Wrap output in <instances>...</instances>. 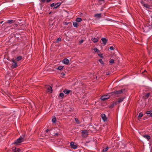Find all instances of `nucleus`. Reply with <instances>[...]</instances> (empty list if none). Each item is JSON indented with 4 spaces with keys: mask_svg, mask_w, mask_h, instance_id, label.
<instances>
[{
    "mask_svg": "<svg viewBox=\"0 0 152 152\" xmlns=\"http://www.w3.org/2000/svg\"><path fill=\"white\" fill-rule=\"evenodd\" d=\"M125 91V89H124L119 91H115L112 92L110 93L112 95H114L117 97L120 96L121 94L122 93Z\"/></svg>",
    "mask_w": 152,
    "mask_h": 152,
    "instance_id": "obj_1",
    "label": "nucleus"
},
{
    "mask_svg": "<svg viewBox=\"0 0 152 152\" xmlns=\"http://www.w3.org/2000/svg\"><path fill=\"white\" fill-rule=\"evenodd\" d=\"M24 136L23 135L20 136L19 138L17 139L14 142V144L16 145H18L19 143L23 142L24 141Z\"/></svg>",
    "mask_w": 152,
    "mask_h": 152,
    "instance_id": "obj_2",
    "label": "nucleus"
},
{
    "mask_svg": "<svg viewBox=\"0 0 152 152\" xmlns=\"http://www.w3.org/2000/svg\"><path fill=\"white\" fill-rule=\"evenodd\" d=\"M110 96L109 95H104L102 96L101 98V99L103 101H104L105 100H107L110 98Z\"/></svg>",
    "mask_w": 152,
    "mask_h": 152,
    "instance_id": "obj_3",
    "label": "nucleus"
},
{
    "mask_svg": "<svg viewBox=\"0 0 152 152\" xmlns=\"http://www.w3.org/2000/svg\"><path fill=\"white\" fill-rule=\"evenodd\" d=\"M82 136L83 137H86L88 135V132L86 130L82 131Z\"/></svg>",
    "mask_w": 152,
    "mask_h": 152,
    "instance_id": "obj_4",
    "label": "nucleus"
},
{
    "mask_svg": "<svg viewBox=\"0 0 152 152\" xmlns=\"http://www.w3.org/2000/svg\"><path fill=\"white\" fill-rule=\"evenodd\" d=\"M70 146L72 148L76 149L77 147V146L76 145H75L74 143L72 142L70 143Z\"/></svg>",
    "mask_w": 152,
    "mask_h": 152,
    "instance_id": "obj_5",
    "label": "nucleus"
},
{
    "mask_svg": "<svg viewBox=\"0 0 152 152\" xmlns=\"http://www.w3.org/2000/svg\"><path fill=\"white\" fill-rule=\"evenodd\" d=\"M141 2L143 6L146 8H150L151 7L150 5H149L147 4H144L142 1H141Z\"/></svg>",
    "mask_w": 152,
    "mask_h": 152,
    "instance_id": "obj_6",
    "label": "nucleus"
},
{
    "mask_svg": "<svg viewBox=\"0 0 152 152\" xmlns=\"http://www.w3.org/2000/svg\"><path fill=\"white\" fill-rule=\"evenodd\" d=\"M47 88L48 92H49L50 93H52V88L51 86H48Z\"/></svg>",
    "mask_w": 152,
    "mask_h": 152,
    "instance_id": "obj_7",
    "label": "nucleus"
},
{
    "mask_svg": "<svg viewBox=\"0 0 152 152\" xmlns=\"http://www.w3.org/2000/svg\"><path fill=\"white\" fill-rule=\"evenodd\" d=\"M12 61L13 62V64H12V67L13 68H15L17 66V64L16 63L14 59H12Z\"/></svg>",
    "mask_w": 152,
    "mask_h": 152,
    "instance_id": "obj_8",
    "label": "nucleus"
},
{
    "mask_svg": "<svg viewBox=\"0 0 152 152\" xmlns=\"http://www.w3.org/2000/svg\"><path fill=\"white\" fill-rule=\"evenodd\" d=\"M99 39V37H97L96 38H95L92 37L91 39L94 43H96L98 41Z\"/></svg>",
    "mask_w": 152,
    "mask_h": 152,
    "instance_id": "obj_9",
    "label": "nucleus"
},
{
    "mask_svg": "<svg viewBox=\"0 0 152 152\" xmlns=\"http://www.w3.org/2000/svg\"><path fill=\"white\" fill-rule=\"evenodd\" d=\"M101 116L104 121H105L107 120V118L104 114H102Z\"/></svg>",
    "mask_w": 152,
    "mask_h": 152,
    "instance_id": "obj_10",
    "label": "nucleus"
},
{
    "mask_svg": "<svg viewBox=\"0 0 152 152\" xmlns=\"http://www.w3.org/2000/svg\"><path fill=\"white\" fill-rule=\"evenodd\" d=\"M12 150L13 151V152H19L20 149L19 148H16L15 147L13 148Z\"/></svg>",
    "mask_w": 152,
    "mask_h": 152,
    "instance_id": "obj_11",
    "label": "nucleus"
},
{
    "mask_svg": "<svg viewBox=\"0 0 152 152\" xmlns=\"http://www.w3.org/2000/svg\"><path fill=\"white\" fill-rule=\"evenodd\" d=\"M63 62L65 64H67L69 63V60L67 58H64L63 61Z\"/></svg>",
    "mask_w": 152,
    "mask_h": 152,
    "instance_id": "obj_12",
    "label": "nucleus"
},
{
    "mask_svg": "<svg viewBox=\"0 0 152 152\" xmlns=\"http://www.w3.org/2000/svg\"><path fill=\"white\" fill-rule=\"evenodd\" d=\"M63 91L65 94H68L71 91L65 89Z\"/></svg>",
    "mask_w": 152,
    "mask_h": 152,
    "instance_id": "obj_13",
    "label": "nucleus"
},
{
    "mask_svg": "<svg viewBox=\"0 0 152 152\" xmlns=\"http://www.w3.org/2000/svg\"><path fill=\"white\" fill-rule=\"evenodd\" d=\"M101 40L103 42V43L104 45L107 43V40L105 38H102Z\"/></svg>",
    "mask_w": 152,
    "mask_h": 152,
    "instance_id": "obj_14",
    "label": "nucleus"
},
{
    "mask_svg": "<svg viewBox=\"0 0 152 152\" xmlns=\"http://www.w3.org/2000/svg\"><path fill=\"white\" fill-rule=\"evenodd\" d=\"M143 137H144L146 138L148 140H149L151 138L148 135H144Z\"/></svg>",
    "mask_w": 152,
    "mask_h": 152,
    "instance_id": "obj_15",
    "label": "nucleus"
},
{
    "mask_svg": "<svg viewBox=\"0 0 152 152\" xmlns=\"http://www.w3.org/2000/svg\"><path fill=\"white\" fill-rule=\"evenodd\" d=\"M94 16L97 18H99L101 16V14H97L94 15Z\"/></svg>",
    "mask_w": 152,
    "mask_h": 152,
    "instance_id": "obj_16",
    "label": "nucleus"
},
{
    "mask_svg": "<svg viewBox=\"0 0 152 152\" xmlns=\"http://www.w3.org/2000/svg\"><path fill=\"white\" fill-rule=\"evenodd\" d=\"M61 4V3H58L55 4V7H54V8L56 9Z\"/></svg>",
    "mask_w": 152,
    "mask_h": 152,
    "instance_id": "obj_17",
    "label": "nucleus"
},
{
    "mask_svg": "<svg viewBox=\"0 0 152 152\" xmlns=\"http://www.w3.org/2000/svg\"><path fill=\"white\" fill-rule=\"evenodd\" d=\"M124 98H125L124 97H123V98H119L118 99V102L119 103H120V102H122V101H123V100L124 99Z\"/></svg>",
    "mask_w": 152,
    "mask_h": 152,
    "instance_id": "obj_18",
    "label": "nucleus"
},
{
    "mask_svg": "<svg viewBox=\"0 0 152 152\" xmlns=\"http://www.w3.org/2000/svg\"><path fill=\"white\" fill-rule=\"evenodd\" d=\"M143 116V114L142 113H140L138 116V119L139 120V119L140 118Z\"/></svg>",
    "mask_w": 152,
    "mask_h": 152,
    "instance_id": "obj_19",
    "label": "nucleus"
},
{
    "mask_svg": "<svg viewBox=\"0 0 152 152\" xmlns=\"http://www.w3.org/2000/svg\"><path fill=\"white\" fill-rule=\"evenodd\" d=\"M108 147H106L105 148H104L102 151V152H107L108 149Z\"/></svg>",
    "mask_w": 152,
    "mask_h": 152,
    "instance_id": "obj_20",
    "label": "nucleus"
},
{
    "mask_svg": "<svg viewBox=\"0 0 152 152\" xmlns=\"http://www.w3.org/2000/svg\"><path fill=\"white\" fill-rule=\"evenodd\" d=\"M73 25L75 27H78V24L76 22H74L73 23Z\"/></svg>",
    "mask_w": 152,
    "mask_h": 152,
    "instance_id": "obj_21",
    "label": "nucleus"
},
{
    "mask_svg": "<svg viewBox=\"0 0 152 152\" xmlns=\"http://www.w3.org/2000/svg\"><path fill=\"white\" fill-rule=\"evenodd\" d=\"M76 21L77 22H80L82 20V19L81 18H77L76 19Z\"/></svg>",
    "mask_w": 152,
    "mask_h": 152,
    "instance_id": "obj_22",
    "label": "nucleus"
},
{
    "mask_svg": "<svg viewBox=\"0 0 152 152\" xmlns=\"http://www.w3.org/2000/svg\"><path fill=\"white\" fill-rule=\"evenodd\" d=\"M150 93H148L147 94L144 96V98L145 99H147L150 96Z\"/></svg>",
    "mask_w": 152,
    "mask_h": 152,
    "instance_id": "obj_23",
    "label": "nucleus"
},
{
    "mask_svg": "<svg viewBox=\"0 0 152 152\" xmlns=\"http://www.w3.org/2000/svg\"><path fill=\"white\" fill-rule=\"evenodd\" d=\"M22 58V56H19L18 57L16 58L17 61H19Z\"/></svg>",
    "mask_w": 152,
    "mask_h": 152,
    "instance_id": "obj_24",
    "label": "nucleus"
},
{
    "mask_svg": "<svg viewBox=\"0 0 152 152\" xmlns=\"http://www.w3.org/2000/svg\"><path fill=\"white\" fill-rule=\"evenodd\" d=\"M13 21L12 20H10L7 21V23H13Z\"/></svg>",
    "mask_w": 152,
    "mask_h": 152,
    "instance_id": "obj_25",
    "label": "nucleus"
},
{
    "mask_svg": "<svg viewBox=\"0 0 152 152\" xmlns=\"http://www.w3.org/2000/svg\"><path fill=\"white\" fill-rule=\"evenodd\" d=\"M64 66H59L58 68L57 69L58 70H61L63 68Z\"/></svg>",
    "mask_w": 152,
    "mask_h": 152,
    "instance_id": "obj_26",
    "label": "nucleus"
},
{
    "mask_svg": "<svg viewBox=\"0 0 152 152\" xmlns=\"http://www.w3.org/2000/svg\"><path fill=\"white\" fill-rule=\"evenodd\" d=\"M116 104L117 102H115L113 103L111 105V106H110V107L112 108L114 106V105H116Z\"/></svg>",
    "mask_w": 152,
    "mask_h": 152,
    "instance_id": "obj_27",
    "label": "nucleus"
},
{
    "mask_svg": "<svg viewBox=\"0 0 152 152\" xmlns=\"http://www.w3.org/2000/svg\"><path fill=\"white\" fill-rule=\"evenodd\" d=\"M52 122L53 123H55L56 121V118L55 117H53V118H52Z\"/></svg>",
    "mask_w": 152,
    "mask_h": 152,
    "instance_id": "obj_28",
    "label": "nucleus"
},
{
    "mask_svg": "<svg viewBox=\"0 0 152 152\" xmlns=\"http://www.w3.org/2000/svg\"><path fill=\"white\" fill-rule=\"evenodd\" d=\"M93 50L95 52H97V53L99 52V50L96 48H94L93 49Z\"/></svg>",
    "mask_w": 152,
    "mask_h": 152,
    "instance_id": "obj_29",
    "label": "nucleus"
},
{
    "mask_svg": "<svg viewBox=\"0 0 152 152\" xmlns=\"http://www.w3.org/2000/svg\"><path fill=\"white\" fill-rule=\"evenodd\" d=\"M110 63L111 64H113L114 63V60L113 59H111L109 61Z\"/></svg>",
    "mask_w": 152,
    "mask_h": 152,
    "instance_id": "obj_30",
    "label": "nucleus"
},
{
    "mask_svg": "<svg viewBox=\"0 0 152 152\" xmlns=\"http://www.w3.org/2000/svg\"><path fill=\"white\" fill-rule=\"evenodd\" d=\"M99 61L101 64H104V63L103 62V61L102 59H99Z\"/></svg>",
    "mask_w": 152,
    "mask_h": 152,
    "instance_id": "obj_31",
    "label": "nucleus"
},
{
    "mask_svg": "<svg viewBox=\"0 0 152 152\" xmlns=\"http://www.w3.org/2000/svg\"><path fill=\"white\" fill-rule=\"evenodd\" d=\"M60 96L63 98L64 96V94L63 93H61L59 94Z\"/></svg>",
    "mask_w": 152,
    "mask_h": 152,
    "instance_id": "obj_32",
    "label": "nucleus"
},
{
    "mask_svg": "<svg viewBox=\"0 0 152 152\" xmlns=\"http://www.w3.org/2000/svg\"><path fill=\"white\" fill-rule=\"evenodd\" d=\"M61 38H58V39H57V42H59V41H61Z\"/></svg>",
    "mask_w": 152,
    "mask_h": 152,
    "instance_id": "obj_33",
    "label": "nucleus"
},
{
    "mask_svg": "<svg viewBox=\"0 0 152 152\" xmlns=\"http://www.w3.org/2000/svg\"><path fill=\"white\" fill-rule=\"evenodd\" d=\"M55 3H53L51 4L50 6L51 7H53V6L55 7Z\"/></svg>",
    "mask_w": 152,
    "mask_h": 152,
    "instance_id": "obj_34",
    "label": "nucleus"
},
{
    "mask_svg": "<svg viewBox=\"0 0 152 152\" xmlns=\"http://www.w3.org/2000/svg\"><path fill=\"white\" fill-rule=\"evenodd\" d=\"M83 41H83V39H82V40H81L80 41V42H79V44H82V43L83 42Z\"/></svg>",
    "mask_w": 152,
    "mask_h": 152,
    "instance_id": "obj_35",
    "label": "nucleus"
},
{
    "mask_svg": "<svg viewBox=\"0 0 152 152\" xmlns=\"http://www.w3.org/2000/svg\"><path fill=\"white\" fill-rule=\"evenodd\" d=\"M61 76L62 77H63L65 75V73H63V72L61 73Z\"/></svg>",
    "mask_w": 152,
    "mask_h": 152,
    "instance_id": "obj_36",
    "label": "nucleus"
},
{
    "mask_svg": "<svg viewBox=\"0 0 152 152\" xmlns=\"http://www.w3.org/2000/svg\"><path fill=\"white\" fill-rule=\"evenodd\" d=\"M110 49L111 50H114V48L113 47L111 46L110 47Z\"/></svg>",
    "mask_w": 152,
    "mask_h": 152,
    "instance_id": "obj_37",
    "label": "nucleus"
},
{
    "mask_svg": "<svg viewBox=\"0 0 152 152\" xmlns=\"http://www.w3.org/2000/svg\"><path fill=\"white\" fill-rule=\"evenodd\" d=\"M64 24L66 25H67L69 24V23L67 22H65L64 23Z\"/></svg>",
    "mask_w": 152,
    "mask_h": 152,
    "instance_id": "obj_38",
    "label": "nucleus"
},
{
    "mask_svg": "<svg viewBox=\"0 0 152 152\" xmlns=\"http://www.w3.org/2000/svg\"><path fill=\"white\" fill-rule=\"evenodd\" d=\"M151 113V111H148L147 112H146V113L147 114H150Z\"/></svg>",
    "mask_w": 152,
    "mask_h": 152,
    "instance_id": "obj_39",
    "label": "nucleus"
},
{
    "mask_svg": "<svg viewBox=\"0 0 152 152\" xmlns=\"http://www.w3.org/2000/svg\"><path fill=\"white\" fill-rule=\"evenodd\" d=\"M75 121L76 122H77V123H78V119L77 118H75Z\"/></svg>",
    "mask_w": 152,
    "mask_h": 152,
    "instance_id": "obj_40",
    "label": "nucleus"
},
{
    "mask_svg": "<svg viewBox=\"0 0 152 152\" xmlns=\"http://www.w3.org/2000/svg\"><path fill=\"white\" fill-rule=\"evenodd\" d=\"M98 56H100V57H101V58H102V57H102V54H98Z\"/></svg>",
    "mask_w": 152,
    "mask_h": 152,
    "instance_id": "obj_41",
    "label": "nucleus"
},
{
    "mask_svg": "<svg viewBox=\"0 0 152 152\" xmlns=\"http://www.w3.org/2000/svg\"><path fill=\"white\" fill-rule=\"evenodd\" d=\"M46 0H41V1L42 3H44Z\"/></svg>",
    "mask_w": 152,
    "mask_h": 152,
    "instance_id": "obj_42",
    "label": "nucleus"
},
{
    "mask_svg": "<svg viewBox=\"0 0 152 152\" xmlns=\"http://www.w3.org/2000/svg\"><path fill=\"white\" fill-rule=\"evenodd\" d=\"M52 0H46V2L47 3H48L50 2Z\"/></svg>",
    "mask_w": 152,
    "mask_h": 152,
    "instance_id": "obj_43",
    "label": "nucleus"
},
{
    "mask_svg": "<svg viewBox=\"0 0 152 152\" xmlns=\"http://www.w3.org/2000/svg\"><path fill=\"white\" fill-rule=\"evenodd\" d=\"M147 72V71L145 70L144 72H142V73H143L144 72Z\"/></svg>",
    "mask_w": 152,
    "mask_h": 152,
    "instance_id": "obj_44",
    "label": "nucleus"
},
{
    "mask_svg": "<svg viewBox=\"0 0 152 152\" xmlns=\"http://www.w3.org/2000/svg\"><path fill=\"white\" fill-rule=\"evenodd\" d=\"M110 74V73H109V72H108V73H106V75H109Z\"/></svg>",
    "mask_w": 152,
    "mask_h": 152,
    "instance_id": "obj_45",
    "label": "nucleus"
},
{
    "mask_svg": "<svg viewBox=\"0 0 152 152\" xmlns=\"http://www.w3.org/2000/svg\"><path fill=\"white\" fill-rule=\"evenodd\" d=\"M15 25L16 27H17L18 26V25L17 24H15Z\"/></svg>",
    "mask_w": 152,
    "mask_h": 152,
    "instance_id": "obj_46",
    "label": "nucleus"
},
{
    "mask_svg": "<svg viewBox=\"0 0 152 152\" xmlns=\"http://www.w3.org/2000/svg\"><path fill=\"white\" fill-rule=\"evenodd\" d=\"M49 131V130L48 129H47L46 130V131L47 132H48V131Z\"/></svg>",
    "mask_w": 152,
    "mask_h": 152,
    "instance_id": "obj_47",
    "label": "nucleus"
},
{
    "mask_svg": "<svg viewBox=\"0 0 152 152\" xmlns=\"http://www.w3.org/2000/svg\"><path fill=\"white\" fill-rule=\"evenodd\" d=\"M55 135H57V136H58V133H56V134H55Z\"/></svg>",
    "mask_w": 152,
    "mask_h": 152,
    "instance_id": "obj_48",
    "label": "nucleus"
},
{
    "mask_svg": "<svg viewBox=\"0 0 152 152\" xmlns=\"http://www.w3.org/2000/svg\"><path fill=\"white\" fill-rule=\"evenodd\" d=\"M150 115V116L152 117V113L151 114V115Z\"/></svg>",
    "mask_w": 152,
    "mask_h": 152,
    "instance_id": "obj_49",
    "label": "nucleus"
},
{
    "mask_svg": "<svg viewBox=\"0 0 152 152\" xmlns=\"http://www.w3.org/2000/svg\"><path fill=\"white\" fill-rule=\"evenodd\" d=\"M3 21H1V22L0 23H3Z\"/></svg>",
    "mask_w": 152,
    "mask_h": 152,
    "instance_id": "obj_50",
    "label": "nucleus"
},
{
    "mask_svg": "<svg viewBox=\"0 0 152 152\" xmlns=\"http://www.w3.org/2000/svg\"><path fill=\"white\" fill-rule=\"evenodd\" d=\"M51 13V12H50V13H49V14H50Z\"/></svg>",
    "mask_w": 152,
    "mask_h": 152,
    "instance_id": "obj_51",
    "label": "nucleus"
}]
</instances>
